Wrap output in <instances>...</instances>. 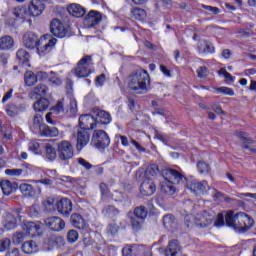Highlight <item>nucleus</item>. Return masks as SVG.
I'll return each mask as SVG.
<instances>
[{
  "label": "nucleus",
  "instance_id": "393cba45",
  "mask_svg": "<svg viewBox=\"0 0 256 256\" xmlns=\"http://www.w3.org/2000/svg\"><path fill=\"white\" fill-rule=\"evenodd\" d=\"M22 251L26 253V255H33V253H37L38 246L37 242L33 240H28L22 244Z\"/></svg>",
  "mask_w": 256,
  "mask_h": 256
},
{
  "label": "nucleus",
  "instance_id": "6e6d98bb",
  "mask_svg": "<svg viewBox=\"0 0 256 256\" xmlns=\"http://www.w3.org/2000/svg\"><path fill=\"white\" fill-rule=\"evenodd\" d=\"M131 225L133 227V229H135L136 231H139V229H141V225H143L145 220H141V219H137V217H131Z\"/></svg>",
  "mask_w": 256,
  "mask_h": 256
},
{
  "label": "nucleus",
  "instance_id": "a878e982",
  "mask_svg": "<svg viewBox=\"0 0 256 256\" xmlns=\"http://www.w3.org/2000/svg\"><path fill=\"white\" fill-rule=\"evenodd\" d=\"M40 135L43 137H57V135H59V130L56 127H50L43 124L40 127Z\"/></svg>",
  "mask_w": 256,
  "mask_h": 256
},
{
  "label": "nucleus",
  "instance_id": "39448f33",
  "mask_svg": "<svg viewBox=\"0 0 256 256\" xmlns=\"http://www.w3.org/2000/svg\"><path fill=\"white\" fill-rule=\"evenodd\" d=\"M73 144L67 140H63L57 144V155L60 161H69L73 159L74 153Z\"/></svg>",
  "mask_w": 256,
  "mask_h": 256
},
{
  "label": "nucleus",
  "instance_id": "603ef678",
  "mask_svg": "<svg viewBox=\"0 0 256 256\" xmlns=\"http://www.w3.org/2000/svg\"><path fill=\"white\" fill-rule=\"evenodd\" d=\"M217 93H221L222 95H228L229 97H233L235 95V91L229 87H218L216 88Z\"/></svg>",
  "mask_w": 256,
  "mask_h": 256
},
{
  "label": "nucleus",
  "instance_id": "e2e57ef3",
  "mask_svg": "<svg viewBox=\"0 0 256 256\" xmlns=\"http://www.w3.org/2000/svg\"><path fill=\"white\" fill-rule=\"evenodd\" d=\"M199 173H209V166L207 163L200 161L197 164Z\"/></svg>",
  "mask_w": 256,
  "mask_h": 256
},
{
  "label": "nucleus",
  "instance_id": "774afa93",
  "mask_svg": "<svg viewBox=\"0 0 256 256\" xmlns=\"http://www.w3.org/2000/svg\"><path fill=\"white\" fill-rule=\"evenodd\" d=\"M95 83L97 87H103L105 83V74H100L99 76L96 77Z\"/></svg>",
  "mask_w": 256,
  "mask_h": 256
},
{
  "label": "nucleus",
  "instance_id": "58836bf2",
  "mask_svg": "<svg viewBox=\"0 0 256 256\" xmlns=\"http://www.w3.org/2000/svg\"><path fill=\"white\" fill-rule=\"evenodd\" d=\"M147 208L145 206H138L134 209V217L140 219V221H145L147 219Z\"/></svg>",
  "mask_w": 256,
  "mask_h": 256
},
{
  "label": "nucleus",
  "instance_id": "69168bd1",
  "mask_svg": "<svg viewBox=\"0 0 256 256\" xmlns=\"http://www.w3.org/2000/svg\"><path fill=\"white\" fill-rule=\"evenodd\" d=\"M214 225L215 227H223V225H225V217L223 216V214H218Z\"/></svg>",
  "mask_w": 256,
  "mask_h": 256
},
{
  "label": "nucleus",
  "instance_id": "4be33fe9",
  "mask_svg": "<svg viewBox=\"0 0 256 256\" xmlns=\"http://www.w3.org/2000/svg\"><path fill=\"white\" fill-rule=\"evenodd\" d=\"M197 51L200 54L215 53V46L207 40H200L197 45Z\"/></svg>",
  "mask_w": 256,
  "mask_h": 256
},
{
  "label": "nucleus",
  "instance_id": "f704fd0d",
  "mask_svg": "<svg viewBox=\"0 0 256 256\" xmlns=\"http://www.w3.org/2000/svg\"><path fill=\"white\" fill-rule=\"evenodd\" d=\"M131 16L133 17V19L143 21V19L147 17V12L145 11V9L136 7L131 10Z\"/></svg>",
  "mask_w": 256,
  "mask_h": 256
},
{
  "label": "nucleus",
  "instance_id": "79ce46f5",
  "mask_svg": "<svg viewBox=\"0 0 256 256\" xmlns=\"http://www.w3.org/2000/svg\"><path fill=\"white\" fill-rule=\"evenodd\" d=\"M106 233L109 237H115L119 233V225L117 223H110L106 227Z\"/></svg>",
  "mask_w": 256,
  "mask_h": 256
},
{
  "label": "nucleus",
  "instance_id": "72a5a7b5",
  "mask_svg": "<svg viewBox=\"0 0 256 256\" xmlns=\"http://www.w3.org/2000/svg\"><path fill=\"white\" fill-rule=\"evenodd\" d=\"M19 189L22 193V195H24V197H34L35 196V188H33V186L31 184H20Z\"/></svg>",
  "mask_w": 256,
  "mask_h": 256
},
{
  "label": "nucleus",
  "instance_id": "bb28decb",
  "mask_svg": "<svg viewBox=\"0 0 256 256\" xmlns=\"http://www.w3.org/2000/svg\"><path fill=\"white\" fill-rule=\"evenodd\" d=\"M33 109L36 113H43V111H47V109H49V100L46 98H40L34 103Z\"/></svg>",
  "mask_w": 256,
  "mask_h": 256
},
{
  "label": "nucleus",
  "instance_id": "864d4df0",
  "mask_svg": "<svg viewBox=\"0 0 256 256\" xmlns=\"http://www.w3.org/2000/svg\"><path fill=\"white\" fill-rule=\"evenodd\" d=\"M135 177L137 181H144L145 179H149L145 168H139L135 173Z\"/></svg>",
  "mask_w": 256,
  "mask_h": 256
},
{
  "label": "nucleus",
  "instance_id": "c756f323",
  "mask_svg": "<svg viewBox=\"0 0 256 256\" xmlns=\"http://www.w3.org/2000/svg\"><path fill=\"white\" fill-rule=\"evenodd\" d=\"M68 11L70 15H73V17H83V15H85V8L79 4L70 5L68 7Z\"/></svg>",
  "mask_w": 256,
  "mask_h": 256
},
{
  "label": "nucleus",
  "instance_id": "b1692460",
  "mask_svg": "<svg viewBox=\"0 0 256 256\" xmlns=\"http://www.w3.org/2000/svg\"><path fill=\"white\" fill-rule=\"evenodd\" d=\"M57 43V39L53 38L51 40H49L47 43L43 44V40H42V44L37 46V51L38 54L41 55H45L46 53H49L52 49V47H55V44Z\"/></svg>",
  "mask_w": 256,
  "mask_h": 256
},
{
  "label": "nucleus",
  "instance_id": "1a4fd4ad",
  "mask_svg": "<svg viewBox=\"0 0 256 256\" xmlns=\"http://www.w3.org/2000/svg\"><path fill=\"white\" fill-rule=\"evenodd\" d=\"M186 187L194 195H204V193H207V189H209V184L205 180L201 182L198 180H190L187 182Z\"/></svg>",
  "mask_w": 256,
  "mask_h": 256
},
{
  "label": "nucleus",
  "instance_id": "6ab92c4d",
  "mask_svg": "<svg viewBox=\"0 0 256 256\" xmlns=\"http://www.w3.org/2000/svg\"><path fill=\"white\" fill-rule=\"evenodd\" d=\"M43 1L47 0H31V4L29 6V13L32 17H39L45 11V4Z\"/></svg>",
  "mask_w": 256,
  "mask_h": 256
},
{
  "label": "nucleus",
  "instance_id": "a18cd8bd",
  "mask_svg": "<svg viewBox=\"0 0 256 256\" xmlns=\"http://www.w3.org/2000/svg\"><path fill=\"white\" fill-rule=\"evenodd\" d=\"M100 193H101V199L102 201H105L107 197H111V191H109V187L105 183H100Z\"/></svg>",
  "mask_w": 256,
  "mask_h": 256
},
{
  "label": "nucleus",
  "instance_id": "dca6fc26",
  "mask_svg": "<svg viewBox=\"0 0 256 256\" xmlns=\"http://www.w3.org/2000/svg\"><path fill=\"white\" fill-rule=\"evenodd\" d=\"M56 209L60 215L69 217L73 211V203L69 198H63L56 203Z\"/></svg>",
  "mask_w": 256,
  "mask_h": 256
},
{
  "label": "nucleus",
  "instance_id": "f3484780",
  "mask_svg": "<svg viewBox=\"0 0 256 256\" xmlns=\"http://www.w3.org/2000/svg\"><path fill=\"white\" fill-rule=\"evenodd\" d=\"M157 191V186H155V182L151 180V178L143 180L140 185V193L144 197H151Z\"/></svg>",
  "mask_w": 256,
  "mask_h": 256
},
{
  "label": "nucleus",
  "instance_id": "2f4dec72",
  "mask_svg": "<svg viewBox=\"0 0 256 256\" xmlns=\"http://www.w3.org/2000/svg\"><path fill=\"white\" fill-rule=\"evenodd\" d=\"M102 215H104V217H108V219H113V217H117V215H119V209L114 205L105 206L102 209Z\"/></svg>",
  "mask_w": 256,
  "mask_h": 256
},
{
  "label": "nucleus",
  "instance_id": "5701e85b",
  "mask_svg": "<svg viewBox=\"0 0 256 256\" xmlns=\"http://www.w3.org/2000/svg\"><path fill=\"white\" fill-rule=\"evenodd\" d=\"M15 45V40L13 37L6 35L0 38V49L1 51H9V49H13Z\"/></svg>",
  "mask_w": 256,
  "mask_h": 256
},
{
  "label": "nucleus",
  "instance_id": "bf43d9fd",
  "mask_svg": "<svg viewBox=\"0 0 256 256\" xmlns=\"http://www.w3.org/2000/svg\"><path fill=\"white\" fill-rule=\"evenodd\" d=\"M11 247V240L6 238L3 240H0V253H3V251H7Z\"/></svg>",
  "mask_w": 256,
  "mask_h": 256
},
{
  "label": "nucleus",
  "instance_id": "c03bdc74",
  "mask_svg": "<svg viewBox=\"0 0 256 256\" xmlns=\"http://www.w3.org/2000/svg\"><path fill=\"white\" fill-rule=\"evenodd\" d=\"M0 187L2 189V192L5 195H9L10 193H13V186L11 185V182L9 180H4L0 183Z\"/></svg>",
  "mask_w": 256,
  "mask_h": 256
},
{
  "label": "nucleus",
  "instance_id": "2eb2a0df",
  "mask_svg": "<svg viewBox=\"0 0 256 256\" xmlns=\"http://www.w3.org/2000/svg\"><path fill=\"white\" fill-rule=\"evenodd\" d=\"M101 12L97 10H91L88 15L84 19V25L88 29H92L93 27H97L99 23H101L102 20Z\"/></svg>",
  "mask_w": 256,
  "mask_h": 256
},
{
  "label": "nucleus",
  "instance_id": "338daca9",
  "mask_svg": "<svg viewBox=\"0 0 256 256\" xmlns=\"http://www.w3.org/2000/svg\"><path fill=\"white\" fill-rule=\"evenodd\" d=\"M78 164L81 165L82 167H84V169H92L93 165H91V163L87 162V160L83 159V158H78Z\"/></svg>",
  "mask_w": 256,
  "mask_h": 256
},
{
  "label": "nucleus",
  "instance_id": "412c9836",
  "mask_svg": "<svg viewBox=\"0 0 256 256\" xmlns=\"http://www.w3.org/2000/svg\"><path fill=\"white\" fill-rule=\"evenodd\" d=\"M166 256H181V246L179 241L172 240L169 242L168 247L165 251Z\"/></svg>",
  "mask_w": 256,
  "mask_h": 256
},
{
  "label": "nucleus",
  "instance_id": "de8ad7c7",
  "mask_svg": "<svg viewBox=\"0 0 256 256\" xmlns=\"http://www.w3.org/2000/svg\"><path fill=\"white\" fill-rule=\"evenodd\" d=\"M145 171L148 179H150V177H155V175L159 173V166H157L156 164H151L147 167Z\"/></svg>",
  "mask_w": 256,
  "mask_h": 256
},
{
  "label": "nucleus",
  "instance_id": "20e7f679",
  "mask_svg": "<svg viewBox=\"0 0 256 256\" xmlns=\"http://www.w3.org/2000/svg\"><path fill=\"white\" fill-rule=\"evenodd\" d=\"M93 65V60L91 56H84L78 63L75 68V75L79 79H85L88 75H91V66Z\"/></svg>",
  "mask_w": 256,
  "mask_h": 256
},
{
  "label": "nucleus",
  "instance_id": "49530a36",
  "mask_svg": "<svg viewBox=\"0 0 256 256\" xmlns=\"http://www.w3.org/2000/svg\"><path fill=\"white\" fill-rule=\"evenodd\" d=\"M25 241V233L23 232H15L12 236V243L14 245H21Z\"/></svg>",
  "mask_w": 256,
  "mask_h": 256
},
{
  "label": "nucleus",
  "instance_id": "e433bc0d",
  "mask_svg": "<svg viewBox=\"0 0 256 256\" xmlns=\"http://www.w3.org/2000/svg\"><path fill=\"white\" fill-rule=\"evenodd\" d=\"M24 81L27 87H33L37 83V76L32 71H27L24 74Z\"/></svg>",
  "mask_w": 256,
  "mask_h": 256
},
{
  "label": "nucleus",
  "instance_id": "f03ea898",
  "mask_svg": "<svg viewBox=\"0 0 256 256\" xmlns=\"http://www.w3.org/2000/svg\"><path fill=\"white\" fill-rule=\"evenodd\" d=\"M150 84L151 78L145 70H138L128 77V87L137 95H145L149 91Z\"/></svg>",
  "mask_w": 256,
  "mask_h": 256
},
{
  "label": "nucleus",
  "instance_id": "8fccbe9b",
  "mask_svg": "<svg viewBox=\"0 0 256 256\" xmlns=\"http://www.w3.org/2000/svg\"><path fill=\"white\" fill-rule=\"evenodd\" d=\"M28 149L34 153V155H39V153H41V146L37 141H31L28 145Z\"/></svg>",
  "mask_w": 256,
  "mask_h": 256
},
{
  "label": "nucleus",
  "instance_id": "9d476101",
  "mask_svg": "<svg viewBox=\"0 0 256 256\" xmlns=\"http://www.w3.org/2000/svg\"><path fill=\"white\" fill-rule=\"evenodd\" d=\"M44 223L50 231H54L59 233V231H63L65 229V220H63L59 216L48 217L44 220Z\"/></svg>",
  "mask_w": 256,
  "mask_h": 256
},
{
  "label": "nucleus",
  "instance_id": "4d7b16f0",
  "mask_svg": "<svg viewBox=\"0 0 256 256\" xmlns=\"http://www.w3.org/2000/svg\"><path fill=\"white\" fill-rule=\"evenodd\" d=\"M33 123H34V127L36 129H39L41 131V127L43 126L41 123H43V116L41 115V113H37L35 116H34V119H33Z\"/></svg>",
  "mask_w": 256,
  "mask_h": 256
},
{
  "label": "nucleus",
  "instance_id": "7ed1b4c3",
  "mask_svg": "<svg viewBox=\"0 0 256 256\" xmlns=\"http://www.w3.org/2000/svg\"><path fill=\"white\" fill-rule=\"evenodd\" d=\"M194 219V223L196 227L205 228L212 225L213 221H215V213L204 211L198 213L195 217L193 216H186L185 217V224L187 227H190L189 220Z\"/></svg>",
  "mask_w": 256,
  "mask_h": 256
},
{
  "label": "nucleus",
  "instance_id": "f257e3e1",
  "mask_svg": "<svg viewBox=\"0 0 256 256\" xmlns=\"http://www.w3.org/2000/svg\"><path fill=\"white\" fill-rule=\"evenodd\" d=\"M225 221L226 225L232 227L236 233H247L255 225V220L245 212H239L235 215L233 212H228L225 216Z\"/></svg>",
  "mask_w": 256,
  "mask_h": 256
},
{
  "label": "nucleus",
  "instance_id": "13d9d810",
  "mask_svg": "<svg viewBox=\"0 0 256 256\" xmlns=\"http://www.w3.org/2000/svg\"><path fill=\"white\" fill-rule=\"evenodd\" d=\"M197 75L200 79H206L209 75V71L206 66H201L197 69Z\"/></svg>",
  "mask_w": 256,
  "mask_h": 256
},
{
  "label": "nucleus",
  "instance_id": "9b49d317",
  "mask_svg": "<svg viewBox=\"0 0 256 256\" xmlns=\"http://www.w3.org/2000/svg\"><path fill=\"white\" fill-rule=\"evenodd\" d=\"M23 45L26 49H37L39 45H43V40L39 39L33 32H26L23 36Z\"/></svg>",
  "mask_w": 256,
  "mask_h": 256
},
{
  "label": "nucleus",
  "instance_id": "f8f14e48",
  "mask_svg": "<svg viewBox=\"0 0 256 256\" xmlns=\"http://www.w3.org/2000/svg\"><path fill=\"white\" fill-rule=\"evenodd\" d=\"M79 126L80 129L85 131H91L97 127V120L91 114L81 115L79 117Z\"/></svg>",
  "mask_w": 256,
  "mask_h": 256
},
{
  "label": "nucleus",
  "instance_id": "0e129e2a",
  "mask_svg": "<svg viewBox=\"0 0 256 256\" xmlns=\"http://www.w3.org/2000/svg\"><path fill=\"white\" fill-rule=\"evenodd\" d=\"M4 227L6 229H15L17 227V220H4Z\"/></svg>",
  "mask_w": 256,
  "mask_h": 256
},
{
  "label": "nucleus",
  "instance_id": "6e6552de",
  "mask_svg": "<svg viewBox=\"0 0 256 256\" xmlns=\"http://www.w3.org/2000/svg\"><path fill=\"white\" fill-rule=\"evenodd\" d=\"M50 33H52L54 37L63 39V37H67L69 33V26H65L61 20L55 18L50 22Z\"/></svg>",
  "mask_w": 256,
  "mask_h": 256
},
{
  "label": "nucleus",
  "instance_id": "0eeeda50",
  "mask_svg": "<svg viewBox=\"0 0 256 256\" xmlns=\"http://www.w3.org/2000/svg\"><path fill=\"white\" fill-rule=\"evenodd\" d=\"M162 177H164L165 181L171 183V185H179V183L187 181V178L183 174L171 168L162 170Z\"/></svg>",
  "mask_w": 256,
  "mask_h": 256
},
{
  "label": "nucleus",
  "instance_id": "5fc2aeb1",
  "mask_svg": "<svg viewBox=\"0 0 256 256\" xmlns=\"http://www.w3.org/2000/svg\"><path fill=\"white\" fill-rule=\"evenodd\" d=\"M79 239V233L77 230H69L67 233V240L69 243H75Z\"/></svg>",
  "mask_w": 256,
  "mask_h": 256
},
{
  "label": "nucleus",
  "instance_id": "37998d69",
  "mask_svg": "<svg viewBox=\"0 0 256 256\" xmlns=\"http://www.w3.org/2000/svg\"><path fill=\"white\" fill-rule=\"evenodd\" d=\"M52 113H55V115H59V113H67V110H65V104L63 103V100H60L56 103L54 107L50 109Z\"/></svg>",
  "mask_w": 256,
  "mask_h": 256
},
{
  "label": "nucleus",
  "instance_id": "aec40b11",
  "mask_svg": "<svg viewBox=\"0 0 256 256\" xmlns=\"http://www.w3.org/2000/svg\"><path fill=\"white\" fill-rule=\"evenodd\" d=\"M24 231H26V235H28V237H39V235L43 233L41 225L35 222H27L25 224Z\"/></svg>",
  "mask_w": 256,
  "mask_h": 256
},
{
  "label": "nucleus",
  "instance_id": "4468645a",
  "mask_svg": "<svg viewBox=\"0 0 256 256\" xmlns=\"http://www.w3.org/2000/svg\"><path fill=\"white\" fill-rule=\"evenodd\" d=\"M27 109V105L25 104H17L14 102H10L5 106L6 115L14 119L17 115H21V113L25 112Z\"/></svg>",
  "mask_w": 256,
  "mask_h": 256
},
{
  "label": "nucleus",
  "instance_id": "cd10ccee",
  "mask_svg": "<svg viewBox=\"0 0 256 256\" xmlns=\"http://www.w3.org/2000/svg\"><path fill=\"white\" fill-rule=\"evenodd\" d=\"M71 224L76 229H85V219L80 214L74 213L70 217Z\"/></svg>",
  "mask_w": 256,
  "mask_h": 256
},
{
  "label": "nucleus",
  "instance_id": "09e8293b",
  "mask_svg": "<svg viewBox=\"0 0 256 256\" xmlns=\"http://www.w3.org/2000/svg\"><path fill=\"white\" fill-rule=\"evenodd\" d=\"M50 75L51 76L49 78V81H50V83H52V85L59 87V85H61L63 83V80H61L59 75H57V73H55L54 71H51Z\"/></svg>",
  "mask_w": 256,
  "mask_h": 256
},
{
  "label": "nucleus",
  "instance_id": "423d86ee",
  "mask_svg": "<svg viewBox=\"0 0 256 256\" xmlns=\"http://www.w3.org/2000/svg\"><path fill=\"white\" fill-rule=\"evenodd\" d=\"M111 139L104 130H95L92 135L91 145L96 149H106L110 145Z\"/></svg>",
  "mask_w": 256,
  "mask_h": 256
},
{
  "label": "nucleus",
  "instance_id": "ea45409f",
  "mask_svg": "<svg viewBox=\"0 0 256 256\" xmlns=\"http://www.w3.org/2000/svg\"><path fill=\"white\" fill-rule=\"evenodd\" d=\"M48 91H49V88L45 84H38L33 89L34 95H38L39 97H45Z\"/></svg>",
  "mask_w": 256,
  "mask_h": 256
},
{
  "label": "nucleus",
  "instance_id": "680f3d73",
  "mask_svg": "<svg viewBox=\"0 0 256 256\" xmlns=\"http://www.w3.org/2000/svg\"><path fill=\"white\" fill-rule=\"evenodd\" d=\"M219 75H224V77L228 83H233V81H234V78L231 75V73L227 72V70L225 68H221L219 70Z\"/></svg>",
  "mask_w": 256,
  "mask_h": 256
},
{
  "label": "nucleus",
  "instance_id": "7c9ffc66",
  "mask_svg": "<svg viewBox=\"0 0 256 256\" xmlns=\"http://www.w3.org/2000/svg\"><path fill=\"white\" fill-rule=\"evenodd\" d=\"M29 57H30L29 52H27L23 48H20L16 52V59L18 63H20V65H27V63H29Z\"/></svg>",
  "mask_w": 256,
  "mask_h": 256
},
{
  "label": "nucleus",
  "instance_id": "c85d7f7f",
  "mask_svg": "<svg viewBox=\"0 0 256 256\" xmlns=\"http://www.w3.org/2000/svg\"><path fill=\"white\" fill-rule=\"evenodd\" d=\"M96 123H101L102 125H109V123H111V114L104 110H99L97 113Z\"/></svg>",
  "mask_w": 256,
  "mask_h": 256
},
{
  "label": "nucleus",
  "instance_id": "4c0bfd02",
  "mask_svg": "<svg viewBox=\"0 0 256 256\" xmlns=\"http://www.w3.org/2000/svg\"><path fill=\"white\" fill-rule=\"evenodd\" d=\"M45 151L48 161H55L57 159V150L51 144L45 145Z\"/></svg>",
  "mask_w": 256,
  "mask_h": 256
},
{
  "label": "nucleus",
  "instance_id": "052dcab7",
  "mask_svg": "<svg viewBox=\"0 0 256 256\" xmlns=\"http://www.w3.org/2000/svg\"><path fill=\"white\" fill-rule=\"evenodd\" d=\"M44 206L46 211H55V200L53 198H50L44 202Z\"/></svg>",
  "mask_w": 256,
  "mask_h": 256
},
{
  "label": "nucleus",
  "instance_id": "473e14b6",
  "mask_svg": "<svg viewBox=\"0 0 256 256\" xmlns=\"http://www.w3.org/2000/svg\"><path fill=\"white\" fill-rule=\"evenodd\" d=\"M163 225L165 229H177V222L175 216L168 214L163 217Z\"/></svg>",
  "mask_w": 256,
  "mask_h": 256
},
{
  "label": "nucleus",
  "instance_id": "a211bd4d",
  "mask_svg": "<svg viewBox=\"0 0 256 256\" xmlns=\"http://www.w3.org/2000/svg\"><path fill=\"white\" fill-rule=\"evenodd\" d=\"M236 137L240 139L242 143V149H248V151H251V153H256V148H252L250 145H253L255 143V140L253 138L249 137L248 133L245 132H237Z\"/></svg>",
  "mask_w": 256,
  "mask_h": 256
},
{
  "label": "nucleus",
  "instance_id": "3c124183",
  "mask_svg": "<svg viewBox=\"0 0 256 256\" xmlns=\"http://www.w3.org/2000/svg\"><path fill=\"white\" fill-rule=\"evenodd\" d=\"M66 113L69 114V117H73L77 113V100L70 99L69 109L66 110Z\"/></svg>",
  "mask_w": 256,
  "mask_h": 256
},
{
  "label": "nucleus",
  "instance_id": "c9c22d12",
  "mask_svg": "<svg viewBox=\"0 0 256 256\" xmlns=\"http://www.w3.org/2000/svg\"><path fill=\"white\" fill-rule=\"evenodd\" d=\"M27 175V168H15V169H6L5 175L8 177H20V175Z\"/></svg>",
  "mask_w": 256,
  "mask_h": 256
},
{
  "label": "nucleus",
  "instance_id": "ddd939ff",
  "mask_svg": "<svg viewBox=\"0 0 256 256\" xmlns=\"http://www.w3.org/2000/svg\"><path fill=\"white\" fill-rule=\"evenodd\" d=\"M77 144L76 149L81 151L86 145H89V141H91V134H89V130L78 129L76 134Z\"/></svg>",
  "mask_w": 256,
  "mask_h": 256
},
{
  "label": "nucleus",
  "instance_id": "a19ab883",
  "mask_svg": "<svg viewBox=\"0 0 256 256\" xmlns=\"http://www.w3.org/2000/svg\"><path fill=\"white\" fill-rule=\"evenodd\" d=\"M177 189L175 188V186H173V184H162L161 185V192L165 193V195L171 196V195H175Z\"/></svg>",
  "mask_w": 256,
  "mask_h": 256
}]
</instances>
